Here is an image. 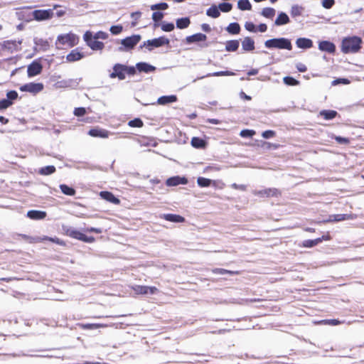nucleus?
Returning <instances> with one entry per match:
<instances>
[{"label": "nucleus", "mask_w": 364, "mask_h": 364, "mask_svg": "<svg viewBox=\"0 0 364 364\" xmlns=\"http://www.w3.org/2000/svg\"><path fill=\"white\" fill-rule=\"evenodd\" d=\"M241 30L240 26L237 22L230 23L227 27L226 31L232 35H237L240 33Z\"/></svg>", "instance_id": "obj_32"}, {"label": "nucleus", "mask_w": 364, "mask_h": 364, "mask_svg": "<svg viewBox=\"0 0 364 364\" xmlns=\"http://www.w3.org/2000/svg\"><path fill=\"white\" fill-rule=\"evenodd\" d=\"M206 15L214 18H218L220 15L218 6L216 5H212L209 9H207Z\"/></svg>", "instance_id": "obj_35"}, {"label": "nucleus", "mask_w": 364, "mask_h": 364, "mask_svg": "<svg viewBox=\"0 0 364 364\" xmlns=\"http://www.w3.org/2000/svg\"><path fill=\"white\" fill-rule=\"evenodd\" d=\"M218 6L219 8L220 12L222 11L227 13L230 11L232 9V4L228 2L220 3Z\"/></svg>", "instance_id": "obj_48"}, {"label": "nucleus", "mask_w": 364, "mask_h": 364, "mask_svg": "<svg viewBox=\"0 0 364 364\" xmlns=\"http://www.w3.org/2000/svg\"><path fill=\"white\" fill-rule=\"evenodd\" d=\"M245 28L247 31H248L250 32H253V33L257 32V27L252 22L247 21L245 23Z\"/></svg>", "instance_id": "obj_58"}, {"label": "nucleus", "mask_w": 364, "mask_h": 364, "mask_svg": "<svg viewBox=\"0 0 364 364\" xmlns=\"http://www.w3.org/2000/svg\"><path fill=\"white\" fill-rule=\"evenodd\" d=\"M125 65L116 63L113 66V71L109 74L112 79L117 77L119 80H123L126 77Z\"/></svg>", "instance_id": "obj_9"}, {"label": "nucleus", "mask_w": 364, "mask_h": 364, "mask_svg": "<svg viewBox=\"0 0 364 364\" xmlns=\"http://www.w3.org/2000/svg\"><path fill=\"white\" fill-rule=\"evenodd\" d=\"M164 18V14L161 11H154L152 14V19L154 21V27L159 26V22Z\"/></svg>", "instance_id": "obj_49"}, {"label": "nucleus", "mask_w": 364, "mask_h": 364, "mask_svg": "<svg viewBox=\"0 0 364 364\" xmlns=\"http://www.w3.org/2000/svg\"><path fill=\"white\" fill-rule=\"evenodd\" d=\"M335 139L340 144H347L350 141L348 138H346V137H343V136H336Z\"/></svg>", "instance_id": "obj_64"}, {"label": "nucleus", "mask_w": 364, "mask_h": 364, "mask_svg": "<svg viewBox=\"0 0 364 364\" xmlns=\"http://www.w3.org/2000/svg\"><path fill=\"white\" fill-rule=\"evenodd\" d=\"M237 8L241 11H250L252 9V4L249 0H239Z\"/></svg>", "instance_id": "obj_42"}, {"label": "nucleus", "mask_w": 364, "mask_h": 364, "mask_svg": "<svg viewBox=\"0 0 364 364\" xmlns=\"http://www.w3.org/2000/svg\"><path fill=\"white\" fill-rule=\"evenodd\" d=\"M54 15L53 9H38L33 11V18L37 21L50 19Z\"/></svg>", "instance_id": "obj_8"}, {"label": "nucleus", "mask_w": 364, "mask_h": 364, "mask_svg": "<svg viewBox=\"0 0 364 364\" xmlns=\"http://www.w3.org/2000/svg\"><path fill=\"white\" fill-rule=\"evenodd\" d=\"M207 39V36L205 34L201 33H197L191 36H188L186 38V42L188 44H191L193 43L205 41Z\"/></svg>", "instance_id": "obj_18"}, {"label": "nucleus", "mask_w": 364, "mask_h": 364, "mask_svg": "<svg viewBox=\"0 0 364 364\" xmlns=\"http://www.w3.org/2000/svg\"><path fill=\"white\" fill-rule=\"evenodd\" d=\"M335 4L334 0H323L322 1V6L325 9H331Z\"/></svg>", "instance_id": "obj_63"}, {"label": "nucleus", "mask_w": 364, "mask_h": 364, "mask_svg": "<svg viewBox=\"0 0 364 364\" xmlns=\"http://www.w3.org/2000/svg\"><path fill=\"white\" fill-rule=\"evenodd\" d=\"M190 23L191 21L188 17H183L178 18L176 22V27L179 29H184L188 28Z\"/></svg>", "instance_id": "obj_33"}, {"label": "nucleus", "mask_w": 364, "mask_h": 364, "mask_svg": "<svg viewBox=\"0 0 364 364\" xmlns=\"http://www.w3.org/2000/svg\"><path fill=\"white\" fill-rule=\"evenodd\" d=\"M108 37V34L106 32L104 31H98L97 32L94 36L93 38L96 40L97 39H102L105 40Z\"/></svg>", "instance_id": "obj_59"}, {"label": "nucleus", "mask_w": 364, "mask_h": 364, "mask_svg": "<svg viewBox=\"0 0 364 364\" xmlns=\"http://www.w3.org/2000/svg\"><path fill=\"white\" fill-rule=\"evenodd\" d=\"M63 230L65 235L70 237L86 243H92L95 241V238L93 236H87L84 233L70 226L63 225Z\"/></svg>", "instance_id": "obj_3"}, {"label": "nucleus", "mask_w": 364, "mask_h": 364, "mask_svg": "<svg viewBox=\"0 0 364 364\" xmlns=\"http://www.w3.org/2000/svg\"><path fill=\"white\" fill-rule=\"evenodd\" d=\"M143 124L142 120L139 118H135L128 122V125L131 127H141Z\"/></svg>", "instance_id": "obj_52"}, {"label": "nucleus", "mask_w": 364, "mask_h": 364, "mask_svg": "<svg viewBox=\"0 0 364 364\" xmlns=\"http://www.w3.org/2000/svg\"><path fill=\"white\" fill-rule=\"evenodd\" d=\"M30 9L31 7L22 9L21 11L18 13L19 18L26 22L34 20V18H33V11H30Z\"/></svg>", "instance_id": "obj_20"}, {"label": "nucleus", "mask_w": 364, "mask_h": 364, "mask_svg": "<svg viewBox=\"0 0 364 364\" xmlns=\"http://www.w3.org/2000/svg\"><path fill=\"white\" fill-rule=\"evenodd\" d=\"M125 71H126V74L129 75H134L136 74V67H134V66H128V65H125Z\"/></svg>", "instance_id": "obj_62"}, {"label": "nucleus", "mask_w": 364, "mask_h": 364, "mask_svg": "<svg viewBox=\"0 0 364 364\" xmlns=\"http://www.w3.org/2000/svg\"><path fill=\"white\" fill-rule=\"evenodd\" d=\"M55 167L54 166H46L39 169L38 173L43 176H48L53 173L55 171Z\"/></svg>", "instance_id": "obj_43"}, {"label": "nucleus", "mask_w": 364, "mask_h": 364, "mask_svg": "<svg viewBox=\"0 0 364 364\" xmlns=\"http://www.w3.org/2000/svg\"><path fill=\"white\" fill-rule=\"evenodd\" d=\"M26 215L31 220H37L44 219L46 217L47 213L43 210H31L27 212Z\"/></svg>", "instance_id": "obj_19"}, {"label": "nucleus", "mask_w": 364, "mask_h": 364, "mask_svg": "<svg viewBox=\"0 0 364 364\" xmlns=\"http://www.w3.org/2000/svg\"><path fill=\"white\" fill-rule=\"evenodd\" d=\"M213 183L211 179L204 178V177H198L197 178V183L200 187L205 188L209 187Z\"/></svg>", "instance_id": "obj_44"}, {"label": "nucleus", "mask_w": 364, "mask_h": 364, "mask_svg": "<svg viewBox=\"0 0 364 364\" xmlns=\"http://www.w3.org/2000/svg\"><path fill=\"white\" fill-rule=\"evenodd\" d=\"M187 183H188V179L184 176L181 177L179 176L170 177L166 181V184L168 186H176L179 184L185 185Z\"/></svg>", "instance_id": "obj_16"}, {"label": "nucleus", "mask_w": 364, "mask_h": 364, "mask_svg": "<svg viewBox=\"0 0 364 364\" xmlns=\"http://www.w3.org/2000/svg\"><path fill=\"white\" fill-rule=\"evenodd\" d=\"M162 218L167 221L176 223H183L185 221V218L183 217L172 213L164 214Z\"/></svg>", "instance_id": "obj_27"}, {"label": "nucleus", "mask_w": 364, "mask_h": 364, "mask_svg": "<svg viewBox=\"0 0 364 364\" xmlns=\"http://www.w3.org/2000/svg\"><path fill=\"white\" fill-rule=\"evenodd\" d=\"M363 40L357 36H348L341 41V51L345 54L356 53L361 49Z\"/></svg>", "instance_id": "obj_1"}, {"label": "nucleus", "mask_w": 364, "mask_h": 364, "mask_svg": "<svg viewBox=\"0 0 364 364\" xmlns=\"http://www.w3.org/2000/svg\"><path fill=\"white\" fill-rule=\"evenodd\" d=\"M264 46L269 49L277 48L288 50H292V44L290 39L284 37L274 38L267 40L264 42Z\"/></svg>", "instance_id": "obj_2"}, {"label": "nucleus", "mask_w": 364, "mask_h": 364, "mask_svg": "<svg viewBox=\"0 0 364 364\" xmlns=\"http://www.w3.org/2000/svg\"><path fill=\"white\" fill-rule=\"evenodd\" d=\"M255 41L250 37H245L242 41V48L245 52H250L255 50Z\"/></svg>", "instance_id": "obj_24"}, {"label": "nucleus", "mask_w": 364, "mask_h": 364, "mask_svg": "<svg viewBox=\"0 0 364 364\" xmlns=\"http://www.w3.org/2000/svg\"><path fill=\"white\" fill-rule=\"evenodd\" d=\"M141 37L139 34H134L121 41L122 46L118 50L120 52L133 49L140 41Z\"/></svg>", "instance_id": "obj_4"}, {"label": "nucleus", "mask_w": 364, "mask_h": 364, "mask_svg": "<svg viewBox=\"0 0 364 364\" xmlns=\"http://www.w3.org/2000/svg\"><path fill=\"white\" fill-rule=\"evenodd\" d=\"M123 30V27L121 25L112 26L109 28L110 32L113 35L119 34Z\"/></svg>", "instance_id": "obj_56"}, {"label": "nucleus", "mask_w": 364, "mask_h": 364, "mask_svg": "<svg viewBox=\"0 0 364 364\" xmlns=\"http://www.w3.org/2000/svg\"><path fill=\"white\" fill-rule=\"evenodd\" d=\"M84 57L82 53L77 50V49L72 50L71 52L67 55L66 60L68 62H75L82 59Z\"/></svg>", "instance_id": "obj_28"}, {"label": "nucleus", "mask_w": 364, "mask_h": 364, "mask_svg": "<svg viewBox=\"0 0 364 364\" xmlns=\"http://www.w3.org/2000/svg\"><path fill=\"white\" fill-rule=\"evenodd\" d=\"M318 49L328 53H334L336 52V46L329 41H321L318 43Z\"/></svg>", "instance_id": "obj_15"}, {"label": "nucleus", "mask_w": 364, "mask_h": 364, "mask_svg": "<svg viewBox=\"0 0 364 364\" xmlns=\"http://www.w3.org/2000/svg\"><path fill=\"white\" fill-rule=\"evenodd\" d=\"M213 272L214 274H221V275H223L225 274H228L230 275H235V274H238L237 271H230V270H228V269H222V268H215V269H213Z\"/></svg>", "instance_id": "obj_46"}, {"label": "nucleus", "mask_w": 364, "mask_h": 364, "mask_svg": "<svg viewBox=\"0 0 364 364\" xmlns=\"http://www.w3.org/2000/svg\"><path fill=\"white\" fill-rule=\"evenodd\" d=\"M321 323L331 325V326H337L341 323H343L344 321H339L338 319H325L320 321Z\"/></svg>", "instance_id": "obj_53"}, {"label": "nucleus", "mask_w": 364, "mask_h": 364, "mask_svg": "<svg viewBox=\"0 0 364 364\" xmlns=\"http://www.w3.org/2000/svg\"><path fill=\"white\" fill-rule=\"evenodd\" d=\"M43 70V65L39 60H35L28 65L27 73L29 77L39 75Z\"/></svg>", "instance_id": "obj_13"}, {"label": "nucleus", "mask_w": 364, "mask_h": 364, "mask_svg": "<svg viewBox=\"0 0 364 364\" xmlns=\"http://www.w3.org/2000/svg\"><path fill=\"white\" fill-rule=\"evenodd\" d=\"M77 41V37L75 34L70 33L66 34H60L58 36L55 44L62 46H68L73 47Z\"/></svg>", "instance_id": "obj_7"}, {"label": "nucleus", "mask_w": 364, "mask_h": 364, "mask_svg": "<svg viewBox=\"0 0 364 364\" xmlns=\"http://www.w3.org/2000/svg\"><path fill=\"white\" fill-rule=\"evenodd\" d=\"M0 46L4 50H7L12 52L13 50H16L18 45L16 41H6L0 44Z\"/></svg>", "instance_id": "obj_39"}, {"label": "nucleus", "mask_w": 364, "mask_h": 364, "mask_svg": "<svg viewBox=\"0 0 364 364\" xmlns=\"http://www.w3.org/2000/svg\"><path fill=\"white\" fill-rule=\"evenodd\" d=\"M283 82L287 85L295 86L299 85V81L291 76H286L283 78Z\"/></svg>", "instance_id": "obj_47"}, {"label": "nucleus", "mask_w": 364, "mask_h": 364, "mask_svg": "<svg viewBox=\"0 0 364 364\" xmlns=\"http://www.w3.org/2000/svg\"><path fill=\"white\" fill-rule=\"evenodd\" d=\"M161 28L163 31L171 32L174 29L175 26L173 23H168L164 21L161 25Z\"/></svg>", "instance_id": "obj_51"}, {"label": "nucleus", "mask_w": 364, "mask_h": 364, "mask_svg": "<svg viewBox=\"0 0 364 364\" xmlns=\"http://www.w3.org/2000/svg\"><path fill=\"white\" fill-rule=\"evenodd\" d=\"M240 46L239 41L237 40H230L225 43V50L228 52L236 51Z\"/></svg>", "instance_id": "obj_31"}, {"label": "nucleus", "mask_w": 364, "mask_h": 364, "mask_svg": "<svg viewBox=\"0 0 364 364\" xmlns=\"http://www.w3.org/2000/svg\"><path fill=\"white\" fill-rule=\"evenodd\" d=\"M81 80V77L76 79H67L61 80L58 83L61 87L76 89Z\"/></svg>", "instance_id": "obj_14"}, {"label": "nucleus", "mask_w": 364, "mask_h": 364, "mask_svg": "<svg viewBox=\"0 0 364 364\" xmlns=\"http://www.w3.org/2000/svg\"><path fill=\"white\" fill-rule=\"evenodd\" d=\"M59 187L61 192L66 196H73L76 193V191L73 187L66 184H60Z\"/></svg>", "instance_id": "obj_38"}, {"label": "nucleus", "mask_w": 364, "mask_h": 364, "mask_svg": "<svg viewBox=\"0 0 364 364\" xmlns=\"http://www.w3.org/2000/svg\"><path fill=\"white\" fill-rule=\"evenodd\" d=\"M43 90V85L41 82H29L20 87L21 92H28L33 94L40 92Z\"/></svg>", "instance_id": "obj_11"}, {"label": "nucleus", "mask_w": 364, "mask_h": 364, "mask_svg": "<svg viewBox=\"0 0 364 364\" xmlns=\"http://www.w3.org/2000/svg\"><path fill=\"white\" fill-rule=\"evenodd\" d=\"M34 44L36 46H40L41 49L43 51H46L49 48V43L47 40H44L43 38H34L33 39Z\"/></svg>", "instance_id": "obj_36"}, {"label": "nucleus", "mask_w": 364, "mask_h": 364, "mask_svg": "<svg viewBox=\"0 0 364 364\" xmlns=\"http://www.w3.org/2000/svg\"><path fill=\"white\" fill-rule=\"evenodd\" d=\"M84 41L92 50H101L104 48V43L93 38L91 31H87L83 36Z\"/></svg>", "instance_id": "obj_6"}, {"label": "nucleus", "mask_w": 364, "mask_h": 364, "mask_svg": "<svg viewBox=\"0 0 364 364\" xmlns=\"http://www.w3.org/2000/svg\"><path fill=\"white\" fill-rule=\"evenodd\" d=\"M12 105V102H10L9 100L6 99H2L0 100V109H5Z\"/></svg>", "instance_id": "obj_60"}, {"label": "nucleus", "mask_w": 364, "mask_h": 364, "mask_svg": "<svg viewBox=\"0 0 364 364\" xmlns=\"http://www.w3.org/2000/svg\"><path fill=\"white\" fill-rule=\"evenodd\" d=\"M234 75V73L232 72L228 71V70H226V71H218V72H214V73H208L205 75H203V76H201V77H198L194 79L193 80V82H195L198 80H201V79H203L205 77H211V76L219 77V76H230V75Z\"/></svg>", "instance_id": "obj_25"}, {"label": "nucleus", "mask_w": 364, "mask_h": 364, "mask_svg": "<svg viewBox=\"0 0 364 364\" xmlns=\"http://www.w3.org/2000/svg\"><path fill=\"white\" fill-rule=\"evenodd\" d=\"M205 141L200 137L194 136L191 139V145L196 149L205 148Z\"/></svg>", "instance_id": "obj_37"}, {"label": "nucleus", "mask_w": 364, "mask_h": 364, "mask_svg": "<svg viewBox=\"0 0 364 364\" xmlns=\"http://www.w3.org/2000/svg\"><path fill=\"white\" fill-rule=\"evenodd\" d=\"M18 97V92L16 90H10L6 93V99L10 101V102H14Z\"/></svg>", "instance_id": "obj_55"}, {"label": "nucleus", "mask_w": 364, "mask_h": 364, "mask_svg": "<svg viewBox=\"0 0 364 364\" xmlns=\"http://www.w3.org/2000/svg\"><path fill=\"white\" fill-rule=\"evenodd\" d=\"M352 215L350 214H336L330 215V221L338 222L346 220L353 219Z\"/></svg>", "instance_id": "obj_34"}, {"label": "nucleus", "mask_w": 364, "mask_h": 364, "mask_svg": "<svg viewBox=\"0 0 364 364\" xmlns=\"http://www.w3.org/2000/svg\"><path fill=\"white\" fill-rule=\"evenodd\" d=\"M255 134V132L252 129H243L240 134L243 138H252Z\"/></svg>", "instance_id": "obj_54"}, {"label": "nucleus", "mask_w": 364, "mask_h": 364, "mask_svg": "<svg viewBox=\"0 0 364 364\" xmlns=\"http://www.w3.org/2000/svg\"><path fill=\"white\" fill-rule=\"evenodd\" d=\"M350 81L348 78H337L332 81V85H337L339 84L348 85Z\"/></svg>", "instance_id": "obj_57"}, {"label": "nucleus", "mask_w": 364, "mask_h": 364, "mask_svg": "<svg viewBox=\"0 0 364 364\" xmlns=\"http://www.w3.org/2000/svg\"><path fill=\"white\" fill-rule=\"evenodd\" d=\"M290 22L289 16L283 11H280L274 21V25L277 26H281L286 25Z\"/></svg>", "instance_id": "obj_21"}, {"label": "nucleus", "mask_w": 364, "mask_h": 364, "mask_svg": "<svg viewBox=\"0 0 364 364\" xmlns=\"http://www.w3.org/2000/svg\"><path fill=\"white\" fill-rule=\"evenodd\" d=\"M100 196H101L102 198L113 204L117 205L119 204L120 203L119 199L117 198L112 193L109 191H101Z\"/></svg>", "instance_id": "obj_22"}, {"label": "nucleus", "mask_w": 364, "mask_h": 364, "mask_svg": "<svg viewBox=\"0 0 364 364\" xmlns=\"http://www.w3.org/2000/svg\"><path fill=\"white\" fill-rule=\"evenodd\" d=\"M86 109L85 107H77L74 109V114L77 117H82L85 114Z\"/></svg>", "instance_id": "obj_61"}, {"label": "nucleus", "mask_w": 364, "mask_h": 364, "mask_svg": "<svg viewBox=\"0 0 364 364\" xmlns=\"http://www.w3.org/2000/svg\"><path fill=\"white\" fill-rule=\"evenodd\" d=\"M255 196L259 197H277L281 195V192L275 188H269L262 190H255L253 191Z\"/></svg>", "instance_id": "obj_12"}, {"label": "nucleus", "mask_w": 364, "mask_h": 364, "mask_svg": "<svg viewBox=\"0 0 364 364\" xmlns=\"http://www.w3.org/2000/svg\"><path fill=\"white\" fill-rule=\"evenodd\" d=\"M276 11L271 7H265L261 11V15L267 18L272 19L275 16Z\"/></svg>", "instance_id": "obj_40"}, {"label": "nucleus", "mask_w": 364, "mask_h": 364, "mask_svg": "<svg viewBox=\"0 0 364 364\" xmlns=\"http://www.w3.org/2000/svg\"><path fill=\"white\" fill-rule=\"evenodd\" d=\"M150 8L152 11L166 10L168 8V5L166 2H161L151 5Z\"/></svg>", "instance_id": "obj_50"}, {"label": "nucleus", "mask_w": 364, "mask_h": 364, "mask_svg": "<svg viewBox=\"0 0 364 364\" xmlns=\"http://www.w3.org/2000/svg\"><path fill=\"white\" fill-rule=\"evenodd\" d=\"M303 11L304 8L302 6L295 4L291 7L290 14L291 17L296 18L301 16Z\"/></svg>", "instance_id": "obj_41"}, {"label": "nucleus", "mask_w": 364, "mask_h": 364, "mask_svg": "<svg viewBox=\"0 0 364 364\" xmlns=\"http://www.w3.org/2000/svg\"><path fill=\"white\" fill-rule=\"evenodd\" d=\"M88 134L93 137L107 138L109 132L102 129H91Z\"/></svg>", "instance_id": "obj_26"}, {"label": "nucleus", "mask_w": 364, "mask_h": 364, "mask_svg": "<svg viewBox=\"0 0 364 364\" xmlns=\"http://www.w3.org/2000/svg\"><path fill=\"white\" fill-rule=\"evenodd\" d=\"M338 115V112L331 109H323L320 111L319 116L323 117L326 120H331Z\"/></svg>", "instance_id": "obj_29"}, {"label": "nucleus", "mask_w": 364, "mask_h": 364, "mask_svg": "<svg viewBox=\"0 0 364 364\" xmlns=\"http://www.w3.org/2000/svg\"><path fill=\"white\" fill-rule=\"evenodd\" d=\"M322 242V238H316L315 240H306L303 242L304 247H312Z\"/></svg>", "instance_id": "obj_45"}, {"label": "nucleus", "mask_w": 364, "mask_h": 364, "mask_svg": "<svg viewBox=\"0 0 364 364\" xmlns=\"http://www.w3.org/2000/svg\"><path fill=\"white\" fill-rule=\"evenodd\" d=\"M136 68L139 73H149L154 72L156 68L145 62H139L136 64Z\"/></svg>", "instance_id": "obj_17"}, {"label": "nucleus", "mask_w": 364, "mask_h": 364, "mask_svg": "<svg viewBox=\"0 0 364 364\" xmlns=\"http://www.w3.org/2000/svg\"><path fill=\"white\" fill-rule=\"evenodd\" d=\"M296 45L299 48L308 49L313 46V41L310 38H299L296 41Z\"/></svg>", "instance_id": "obj_23"}, {"label": "nucleus", "mask_w": 364, "mask_h": 364, "mask_svg": "<svg viewBox=\"0 0 364 364\" xmlns=\"http://www.w3.org/2000/svg\"><path fill=\"white\" fill-rule=\"evenodd\" d=\"M177 101V97L176 95H164L159 97L157 102L159 105H167L169 103L175 102Z\"/></svg>", "instance_id": "obj_30"}, {"label": "nucleus", "mask_w": 364, "mask_h": 364, "mask_svg": "<svg viewBox=\"0 0 364 364\" xmlns=\"http://www.w3.org/2000/svg\"><path fill=\"white\" fill-rule=\"evenodd\" d=\"M170 41L165 36H160L159 38H156L151 40H147L144 41L143 45L140 47L146 46L148 48L149 50H151L154 48H159L163 46L169 45Z\"/></svg>", "instance_id": "obj_5"}, {"label": "nucleus", "mask_w": 364, "mask_h": 364, "mask_svg": "<svg viewBox=\"0 0 364 364\" xmlns=\"http://www.w3.org/2000/svg\"><path fill=\"white\" fill-rule=\"evenodd\" d=\"M131 288L133 289L136 294L139 295H152L156 294L159 291L156 287L149 286L134 285L132 286Z\"/></svg>", "instance_id": "obj_10"}]
</instances>
